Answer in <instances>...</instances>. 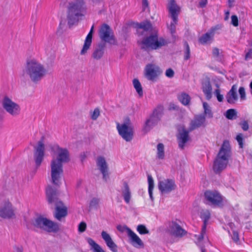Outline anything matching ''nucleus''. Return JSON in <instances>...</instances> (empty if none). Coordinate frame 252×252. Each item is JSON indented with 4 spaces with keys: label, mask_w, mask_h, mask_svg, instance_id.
<instances>
[{
    "label": "nucleus",
    "mask_w": 252,
    "mask_h": 252,
    "mask_svg": "<svg viewBox=\"0 0 252 252\" xmlns=\"http://www.w3.org/2000/svg\"><path fill=\"white\" fill-rule=\"evenodd\" d=\"M124 188L122 189V195L124 199L126 204H129L131 198V193L130 188L126 182L123 183Z\"/></svg>",
    "instance_id": "obj_27"
},
{
    "label": "nucleus",
    "mask_w": 252,
    "mask_h": 252,
    "mask_svg": "<svg viewBox=\"0 0 252 252\" xmlns=\"http://www.w3.org/2000/svg\"><path fill=\"white\" fill-rule=\"evenodd\" d=\"M86 227H87L86 223L84 221L81 222L79 223V226H78L79 232H84L86 229Z\"/></svg>",
    "instance_id": "obj_44"
},
{
    "label": "nucleus",
    "mask_w": 252,
    "mask_h": 252,
    "mask_svg": "<svg viewBox=\"0 0 252 252\" xmlns=\"http://www.w3.org/2000/svg\"><path fill=\"white\" fill-rule=\"evenodd\" d=\"M236 139L237 140V142H238L240 148H243V145H244V143H243L244 138H243V134L241 133L238 134L236 137Z\"/></svg>",
    "instance_id": "obj_40"
},
{
    "label": "nucleus",
    "mask_w": 252,
    "mask_h": 252,
    "mask_svg": "<svg viewBox=\"0 0 252 252\" xmlns=\"http://www.w3.org/2000/svg\"><path fill=\"white\" fill-rule=\"evenodd\" d=\"M87 242L94 252H105L102 248L91 238L87 239Z\"/></svg>",
    "instance_id": "obj_29"
},
{
    "label": "nucleus",
    "mask_w": 252,
    "mask_h": 252,
    "mask_svg": "<svg viewBox=\"0 0 252 252\" xmlns=\"http://www.w3.org/2000/svg\"><path fill=\"white\" fill-rule=\"evenodd\" d=\"M179 107L174 103H170L169 105L168 109L169 110H178Z\"/></svg>",
    "instance_id": "obj_53"
},
{
    "label": "nucleus",
    "mask_w": 252,
    "mask_h": 252,
    "mask_svg": "<svg viewBox=\"0 0 252 252\" xmlns=\"http://www.w3.org/2000/svg\"><path fill=\"white\" fill-rule=\"evenodd\" d=\"M201 250L202 252H206V250L203 247H201Z\"/></svg>",
    "instance_id": "obj_58"
},
{
    "label": "nucleus",
    "mask_w": 252,
    "mask_h": 252,
    "mask_svg": "<svg viewBox=\"0 0 252 252\" xmlns=\"http://www.w3.org/2000/svg\"><path fill=\"white\" fill-rule=\"evenodd\" d=\"M104 45H99L98 47L95 49L93 54V57L95 60H99L103 56L104 54Z\"/></svg>",
    "instance_id": "obj_30"
},
{
    "label": "nucleus",
    "mask_w": 252,
    "mask_h": 252,
    "mask_svg": "<svg viewBox=\"0 0 252 252\" xmlns=\"http://www.w3.org/2000/svg\"><path fill=\"white\" fill-rule=\"evenodd\" d=\"M169 14L172 19L170 24L168 26L172 34L176 32V25L178 22V16L180 12V7L176 4L175 0H170L167 6Z\"/></svg>",
    "instance_id": "obj_9"
},
{
    "label": "nucleus",
    "mask_w": 252,
    "mask_h": 252,
    "mask_svg": "<svg viewBox=\"0 0 252 252\" xmlns=\"http://www.w3.org/2000/svg\"><path fill=\"white\" fill-rule=\"evenodd\" d=\"M143 2V6L144 9L148 6V0H142Z\"/></svg>",
    "instance_id": "obj_56"
},
{
    "label": "nucleus",
    "mask_w": 252,
    "mask_h": 252,
    "mask_svg": "<svg viewBox=\"0 0 252 252\" xmlns=\"http://www.w3.org/2000/svg\"><path fill=\"white\" fill-rule=\"evenodd\" d=\"M157 157L159 159H163L164 157V145L162 143L158 144L157 146Z\"/></svg>",
    "instance_id": "obj_35"
},
{
    "label": "nucleus",
    "mask_w": 252,
    "mask_h": 252,
    "mask_svg": "<svg viewBox=\"0 0 252 252\" xmlns=\"http://www.w3.org/2000/svg\"><path fill=\"white\" fill-rule=\"evenodd\" d=\"M200 218L203 221V224L202 226L201 232L199 235H195L194 237L198 242H201L206 232L207 222L210 218V213L208 210H202L200 213Z\"/></svg>",
    "instance_id": "obj_15"
},
{
    "label": "nucleus",
    "mask_w": 252,
    "mask_h": 252,
    "mask_svg": "<svg viewBox=\"0 0 252 252\" xmlns=\"http://www.w3.org/2000/svg\"><path fill=\"white\" fill-rule=\"evenodd\" d=\"M159 190L162 193H168L174 190L176 188L175 181L172 179H164L159 181L158 183Z\"/></svg>",
    "instance_id": "obj_17"
},
{
    "label": "nucleus",
    "mask_w": 252,
    "mask_h": 252,
    "mask_svg": "<svg viewBox=\"0 0 252 252\" xmlns=\"http://www.w3.org/2000/svg\"><path fill=\"white\" fill-rule=\"evenodd\" d=\"M161 73L160 67L153 63L147 64L144 70L145 77L148 80L152 81H155Z\"/></svg>",
    "instance_id": "obj_13"
},
{
    "label": "nucleus",
    "mask_w": 252,
    "mask_h": 252,
    "mask_svg": "<svg viewBox=\"0 0 252 252\" xmlns=\"http://www.w3.org/2000/svg\"><path fill=\"white\" fill-rule=\"evenodd\" d=\"M117 129L119 135L126 141L132 140L134 134V128L130 119L126 118L124 122L120 124L117 123Z\"/></svg>",
    "instance_id": "obj_8"
},
{
    "label": "nucleus",
    "mask_w": 252,
    "mask_h": 252,
    "mask_svg": "<svg viewBox=\"0 0 252 252\" xmlns=\"http://www.w3.org/2000/svg\"><path fill=\"white\" fill-rule=\"evenodd\" d=\"M101 237L104 240L107 246L111 251L113 252H118V247L113 242L109 234L106 232L102 231L101 232Z\"/></svg>",
    "instance_id": "obj_23"
},
{
    "label": "nucleus",
    "mask_w": 252,
    "mask_h": 252,
    "mask_svg": "<svg viewBox=\"0 0 252 252\" xmlns=\"http://www.w3.org/2000/svg\"><path fill=\"white\" fill-rule=\"evenodd\" d=\"M230 156V147L228 141H223L220 151L214 161L213 169L216 173H219L226 168Z\"/></svg>",
    "instance_id": "obj_3"
},
{
    "label": "nucleus",
    "mask_w": 252,
    "mask_h": 252,
    "mask_svg": "<svg viewBox=\"0 0 252 252\" xmlns=\"http://www.w3.org/2000/svg\"><path fill=\"white\" fill-rule=\"evenodd\" d=\"M85 9L84 0H75L74 2L69 3L67 10V19L68 23L73 24L78 21L79 17L83 15L82 12Z\"/></svg>",
    "instance_id": "obj_6"
},
{
    "label": "nucleus",
    "mask_w": 252,
    "mask_h": 252,
    "mask_svg": "<svg viewBox=\"0 0 252 252\" xmlns=\"http://www.w3.org/2000/svg\"><path fill=\"white\" fill-rule=\"evenodd\" d=\"M26 73L32 81L36 83L46 75L47 70L42 64L32 60L27 62Z\"/></svg>",
    "instance_id": "obj_4"
},
{
    "label": "nucleus",
    "mask_w": 252,
    "mask_h": 252,
    "mask_svg": "<svg viewBox=\"0 0 252 252\" xmlns=\"http://www.w3.org/2000/svg\"><path fill=\"white\" fill-rule=\"evenodd\" d=\"M202 91L207 99L209 100L212 97V86L209 82L202 83Z\"/></svg>",
    "instance_id": "obj_28"
},
{
    "label": "nucleus",
    "mask_w": 252,
    "mask_h": 252,
    "mask_svg": "<svg viewBox=\"0 0 252 252\" xmlns=\"http://www.w3.org/2000/svg\"><path fill=\"white\" fill-rule=\"evenodd\" d=\"M2 105L3 109L12 116H15L20 114L21 110L20 106L7 96L3 97Z\"/></svg>",
    "instance_id": "obj_12"
},
{
    "label": "nucleus",
    "mask_w": 252,
    "mask_h": 252,
    "mask_svg": "<svg viewBox=\"0 0 252 252\" xmlns=\"http://www.w3.org/2000/svg\"><path fill=\"white\" fill-rule=\"evenodd\" d=\"M44 155V145L42 141L38 142V146L35 149L34 158L36 166L40 165Z\"/></svg>",
    "instance_id": "obj_19"
},
{
    "label": "nucleus",
    "mask_w": 252,
    "mask_h": 252,
    "mask_svg": "<svg viewBox=\"0 0 252 252\" xmlns=\"http://www.w3.org/2000/svg\"><path fill=\"white\" fill-rule=\"evenodd\" d=\"M252 58V49H251L249 50V51L246 53L245 55V60H248V59H251Z\"/></svg>",
    "instance_id": "obj_52"
},
{
    "label": "nucleus",
    "mask_w": 252,
    "mask_h": 252,
    "mask_svg": "<svg viewBox=\"0 0 252 252\" xmlns=\"http://www.w3.org/2000/svg\"><path fill=\"white\" fill-rule=\"evenodd\" d=\"M96 164L100 172L103 175V179L106 181L108 176V166L104 158L99 157L97 158Z\"/></svg>",
    "instance_id": "obj_24"
},
{
    "label": "nucleus",
    "mask_w": 252,
    "mask_h": 252,
    "mask_svg": "<svg viewBox=\"0 0 252 252\" xmlns=\"http://www.w3.org/2000/svg\"><path fill=\"white\" fill-rule=\"evenodd\" d=\"M226 98L228 103L234 104L238 99L237 94V87L233 85L230 90L227 94Z\"/></svg>",
    "instance_id": "obj_26"
},
{
    "label": "nucleus",
    "mask_w": 252,
    "mask_h": 252,
    "mask_svg": "<svg viewBox=\"0 0 252 252\" xmlns=\"http://www.w3.org/2000/svg\"><path fill=\"white\" fill-rule=\"evenodd\" d=\"M148 192L150 198L153 199V190L154 188V182L151 175L148 176Z\"/></svg>",
    "instance_id": "obj_33"
},
{
    "label": "nucleus",
    "mask_w": 252,
    "mask_h": 252,
    "mask_svg": "<svg viewBox=\"0 0 252 252\" xmlns=\"http://www.w3.org/2000/svg\"><path fill=\"white\" fill-rule=\"evenodd\" d=\"M215 94L217 96V99L219 102H221L223 100V95L220 94V89H216L215 91Z\"/></svg>",
    "instance_id": "obj_43"
},
{
    "label": "nucleus",
    "mask_w": 252,
    "mask_h": 252,
    "mask_svg": "<svg viewBox=\"0 0 252 252\" xmlns=\"http://www.w3.org/2000/svg\"><path fill=\"white\" fill-rule=\"evenodd\" d=\"M185 46V52H184V60H188L190 58V48L188 42L185 41L184 43Z\"/></svg>",
    "instance_id": "obj_37"
},
{
    "label": "nucleus",
    "mask_w": 252,
    "mask_h": 252,
    "mask_svg": "<svg viewBox=\"0 0 252 252\" xmlns=\"http://www.w3.org/2000/svg\"><path fill=\"white\" fill-rule=\"evenodd\" d=\"M98 203H99V200L98 199L94 198L91 201L90 204L91 206H94V205H97L98 204Z\"/></svg>",
    "instance_id": "obj_55"
},
{
    "label": "nucleus",
    "mask_w": 252,
    "mask_h": 252,
    "mask_svg": "<svg viewBox=\"0 0 252 252\" xmlns=\"http://www.w3.org/2000/svg\"><path fill=\"white\" fill-rule=\"evenodd\" d=\"M163 107L161 105L158 106L153 111V114L148 119L144 126V129L146 131L150 130L154 126L157 125L160 120L163 113Z\"/></svg>",
    "instance_id": "obj_11"
},
{
    "label": "nucleus",
    "mask_w": 252,
    "mask_h": 252,
    "mask_svg": "<svg viewBox=\"0 0 252 252\" xmlns=\"http://www.w3.org/2000/svg\"><path fill=\"white\" fill-rule=\"evenodd\" d=\"M99 35L100 38L105 42L112 44L116 43V41L110 27L106 24H103L100 27Z\"/></svg>",
    "instance_id": "obj_14"
},
{
    "label": "nucleus",
    "mask_w": 252,
    "mask_h": 252,
    "mask_svg": "<svg viewBox=\"0 0 252 252\" xmlns=\"http://www.w3.org/2000/svg\"><path fill=\"white\" fill-rule=\"evenodd\" d=\"M13 252H23V248L22 246H15L13 247Z\"/></svg>",
    "instance_id": "obj_51"
},
{
    "label": "nucleus",
    "mask_w": 252,
    "mask_h": 252,
    "mask_svg": "<svg viewBox=\"0 0 252 252\" xmlns=\"http://www.w3.org/2000/svg\"><path fill=\"white\" fill-rule=\"evenodd\" d=\"M133 84L139 96H142L143 95V90L139 81L137 79H134L133 80Z\"/></svg>",
    "instance_id": "obj_32"
},
{
    "label": "nucleus",
    "mask_w": 252,
    "mask_h": 252,
    "mask_svg": "<svg viewBox=\"0 0 252 252\" xmlns=\"http://www.w3.org/2000/svg\"><path fill=\"white\" fill-rule=\"evenodd\" d=\"M117 229L118 230L121 232H123L125 231H126L127 235L128 234V230H131L129 228L127 227L126 225L122 226L121 225H119L117 226Z\"/></svg>",
    "instance_id": "obj_42"
},
{
    "label": "nucleus",
    "mask_w": 252,
    "mask_h": 252,
    "mask_svg": "<svg viewBox=\"0 0 252 252\" xmlns=\"http://www.w3.org/2000/svg\"><path fill=\"white\" fill-rule=\"evenodd\" d=\"M128 236L134 247H143L144 246L143 243L140 238L131 230H128Z\"/></svg>",
    "instance_id": "obj_25"
},
{
    "label": "nucleus",
    "mask_w": 252,
    "mask_h": 252,
    "mask_svg": "<svg viewBox=\"0 0 252 252\" xmlns=\"http://www.w3.org/2000/svg\"><path fill=\"white\" fill-rule=\"evenodd\" d=\"M100 115V111L98 108L94 109L91 115V118L94 120H95L97 119Z\"/></svg>",
    "instance_id": "obj_41"
},
{
    "label": "nucleus",
    "mask_w": 252,
    "mask_h": 252,
    "mask_svg": "<svg viewBox=\"0 0 252 252\" xmlns=\"http://www.w3.org/2000/svg\"><path fill=\"white\" fill-rule=\"evenodd\" d=\"M15 213L12 207V204L6 201L0 209V216L4 219H10L14 217Z\"/></svg>",
    "instance_id": "obj_20"
},
{
    "label": "nucleus",
    "mask_w": 252,
    "mask_h": 252,
    "mask_svg": "<svg viewBox=\"0 0 252 252\" xmlns=\"http://www.w3.org/2000/svg\"><path fill=\"white\" fill-rule=\"evenodd\" d=\"M250 88H251V94H252V82L250 83Z\"/></svg>",
    "instance_id": "obj_59"
},
{
    "label": "nucleus",
    "mask_w": 252,
    "mask_h": 252,
    "mask_svg": "<svg viewBox=\"0 0 252 252\" xmlns=\"http://www.w3.org/2000/svg\"><path fill=\"white\" fill-rule=\"evenodd\" d=\"M178 99L184 105H189L190 101V97L188 94L185 93H182L178 95Z\"/></svg>",
    "instance_id": "obj_31"
},
{
    "label": "nucleus",
    "mask_w": 252,
    "mask_h": 252,
    "mask_svg": "<svg viewBox=\"0 0 252 252\" xmlns=\"http://www.w3.org/2000/svg\"><path fill=\"white\" fill-rule=\"evenodd\" d=\"M204 196L205 199L212 204L219 205L222 203V197L216 190H206Z\"/></svg>",
    "instance_id": "obj_16"
},
{
    "label": "nucleus",
    "mask_w": 252,
    "mask_h": 252,
    "mask_svg": "<svg viewBox=\"0 0 252 252\" xmlns=\"http://www.w3.org/2000/svg\"><path fill=\"white\" fill-rule=\"evenodd\" d=\"M34 225L48 232H56L59 229V225L57 223L41 217L35 219Z\"/></svg>",
    "instance_id": "obj_10"
},
{
    "label": "nucleus",
    "mask_w": 252,
    "mask_h": 252,
    "mask_svg": "<svg viewBox=\"0 0 252 252\" xmlns=\"http://www.w3.org/2000/svg\"><path fill=\"white\" fill-rule=\"evenodd\" d=\"M174 72L173 70L170 68L167 69L165 72V75L169 78H172L174 76Z\"/></svg>",
    "instance_id": "obj_48"
},
{
    "label": "nucleus",
    "mask_w": 252,
    "mask_h": 252,
    "mask_svg": "<svg viewBox=\"0 0 252 252\" xmlns=\"http://www.w3.org/2000/svg\"><path fill=\"white\" fill-rule=\"evenodd\" d=\"M49 203H55L56 205L55 218L59 220L65 217L67 215V209L63 203L57 197V191L51 186H48L46 190Z\"/></svg>",
    "instance_id": "obj_2"
},
{
    "label": "nucleus",
    "mask_w": 252,
    "mask_h": 252,
    "mask_svg": "<svg viewBox=\"0 0 252 252\" xmlns=\"http://www.w3.org/2000/svg\"><path fill=\"white\" fill-rule=\"evenodd\" d=\"M137 231L140 234L143 235L149 233V230L143 224H139L137 227Z\"/></svg>",
    "instance_id": "obj_38"
},
{
    "label": "nucleus",
    "mask_w": 252,
    "mask_h": 252,
    "mask_svg": "<svg viewBox=\"0 0 252 252\" xmlns=\"http://www.w3.org/2000/svg\"><path fill=\"white\" fill-rule=\"evenodd\" d=\"M212 54L213 56L215 58H218L219 57L220 52V50L217 47L213 48L212 50Z\"/></svg>",
    "instance_id": "obj_49"
},
{
    "label": "nucleus",
    "mask_w": 252,
    "mask_h": 252,
    "mask_svg": "<svg viewBox=\"0 0 252 252\" xmlns=\"http://www.w3.org/2000/svg\"><path fill=\"white\" fill-rule=\"evenodd\" d=\"M94 26L93 25L91 28V30L87 34L85 42L83 46V48L80 52V54L84 55L86 54L88 50L90 49L92 42L93 33L94 32Z\"/></svg>",
    "instance_id": "obj_22"
},
{
    "label": "nucleus",
    "mask_w": 252,
    "mask_h": 252,
    "mask_svg": "<svg viewBox=\"0 0 252 252\" xmlns=\"http://www.w3.org/2000/svg\"><path fill=\"white\" fill-rule=\"evenodd\" d=\"M169 232L172 236L181 238L187 234V231L175 221H172L169 226Z\"/></svg>",
    "instance_id": "obj_18"
},
{
    "label": "nucleus",
    "mask_w": 252,
    "mask_h": 252,
    "mask_svg": "<svg viewBox=\"0 0 252 252\" xmlns=\"http://www.w3.org/2000/svg\"><path fill=\"white\" fill-rule=\"evenodd\" d=\"M203 105L204 110V114L205 115H208L210 117H212L213 114L208 103L206 102H204Z\"/></svg>",
    "instance_id": "obj_39"
},
{
    "label": "nucleus",
    "mask_w": 252,
    "mask_h": 252,
    "mask_svg": "<svg viewBox=\"0 0 252 252\" xmlns=\"http://www.w3.org/2000/svg\"><path fill=\"white\" fill-rule=\"evenodd\" d=\"M167 41L163 38H158L157 34H152L141 41V48L145 50H157L166 45Z\"/></svg>",
    "instance_id": "obj_7"
},
{
    "label": "nucleus",
    "mask_w": 252,
    "mask_h": 252,
    "mask_svg": "<svg viewBox=\"0 0 252 252\" xmlns=\"http://www.w3.org/2000/svg\"><path fill=\"white\" fill-rule=\"evenodd\" d=\"M231 238L234 242H238L239 241V233L237 231L233 230Z\"/></svg>",
    "instance_id": "obj_46"
},
{
    "label": "nucleus",
    "mask_w": 252,
    "mask_h": 252,
    "mask_svg": "<svg viewBox=\"0 0 252 252\" xmlns=\"http://www.w3.org/2000/svg\"><path fill=\"white\" fill-rule=\"evenodd\" d=\"M207 0H201L199 3V5L200 7L203 8L207 5Z\"/></svg>",
    "instance_id": "obj_54"
},
{
    "label": "nucleus",
    "mask_w": 252,
    "mask_h": 252,
    "mask_svg": "<svg viewBox=\"0 0 252 252\" xmlns=\"http://www.w3.org/2000/svg\"><path fill=\"white\" fill-rule=\"evenodd\" d=\"M240 125L241 126L242 128L244 131H247L249 129V126L248 123L247 121H244L240 123Z\"/></svg>",
    "instance_id": "obj_47"
},
{
    "label": "nucleus",
    "mask_w": 252,
    "mask_h": 252,
    "mask_svg": "<svg viewBox=\"0 0 252 252\" xmlns=\"http://www.w3.org/2000/svg\"><path fill=\"white\" fill-rule=\"evenodd\" d=\"M239 93L240 94L241 98L244 99L245 98V91L243 87H240L239 89Z\"/></svg>",
    "instance_id": "obj_50"
},
{
    "label": "nucleus",
    "mask_w": 252,
    "mask_h": 252,
    "mask_svg": "<svg viewBox=\"0 0 252 252\" xmlns=\"http://www.w3.org/2000/svg\"><path fill=\"white\" fill-rule=\"evenodd\" d=\"M231 24L234 27H237L239 25V21L236 15H233L231 16Z\"/></svg>",
    "instance_id": "obj_45"
},
{
    "label": "nucleus",
    "mask_w": 252,
    "mask_h": 252,
    "mask_svg": "<svg viewBox=\"0 0 252 252\" xmlns=\"http://www.w3.org/2000/svg\"><path fill=\"white\" fill-rule=\"evenodd\" d=\"M137 29H143L145 31H148L152 29V25L150 22L146 21L140 24H137Z\"/></svg>",
    "instance_id": "obj_34"
},
{
    "label": "nucleus",
    "mask_w": 252,
    "mask_h": 252,
    "mask_svg": "<svg viewBox=\"0 0 252 252\" xmlns=\"http://www.w3.org/2000/svg\"><path fill=\"white\" fill-rule=\"evenodd\" d=\"M218 29L219 28L217 27H212L209 32L203 34L199 38V42L202 45H205L210 42V41L213 39L215 31Z\"/></svg>",
    "instance_id": "obj_21"
},
{
    "label": "nucleus",
    "mask_w": 252,
    "mask_h": 252,
    "mask_svg": "<svg viewBox=\"0 0 252 252\" xmlns=\"http://www.w3.org/2000/svg\"><path fill=\"white\" fill-rule=\"evenodd\" d=\"M234 1V0H228L229 6H231L232 3Z\"/></svg>",
    "instance_id": "obj_57"
},
{
    "label": "nucleus",
    "mask_w": 252,
    "mask_h": 252,
    "mask_svg": "<svg viewBox=\"0 0 252 252\" xmlns=\"http://www.w3.org/2000/svg\"><path fill=\"white\" fill-rule=\"evenodd\" d=\"M225 116L229 120L235 119L237 117V112L235 109H228L226 112Z\"/></svg>",
    "instance_id": "obj_36"
},
{
    "label": "nucleus",
    "mask_w": 252,
    "mask_h": 252,
    "mask_svg": "<svg viewBox=\"0 0 252 252\" xmlns=\"http://www.w3.org/2000/svg\"><path fill=\"white\" fill-rule=\"evenodd\" d=\"M59 155L57 159L52 160L51 164V179L52 183L59 186L60 180L63 173V162L69 160L68 151L66 149L58 147Z\"/></svg>",
    "instance_id": "obj_1"
},
{
    "label": "nucleus",
    "mask_w": 252,
    "mask_h": 252,
    "mask_svg": "<svg viewBox=\"0 0 252 252\" xmlns=\"http://www.w3.org/2000/svg\"><path fill=\"white\" fill-rule=\"evenodd\" d=\"M205 121V117L204 115H200L196 116L193 120L190 123L189 130L185 129L182 127L181 130H179V146L181 149H184L185 144L189 139V133L197 128L203 125Z\"/></svg>",
    "instance_id": "obj_5"
}]
</instances>
